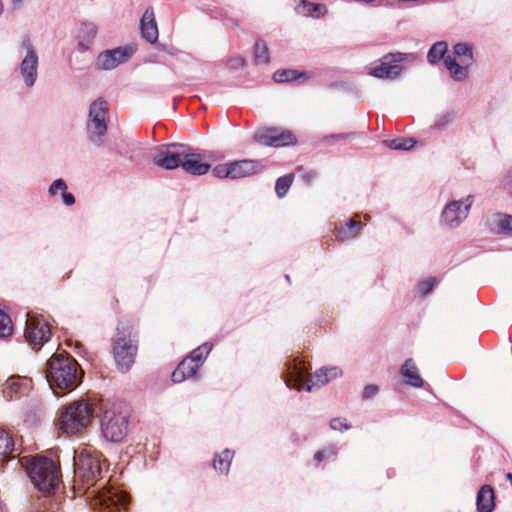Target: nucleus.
I'll return each instance as SVG.
<instances>
[{
	"instance_id": "f3484780",
	"label": "nucleus",
	"mask_w": 512,
	"mask_h": 512,
	"mask_svg": "<svg viewBox=\"0 0 512 512\" xmlns=\"http://www.w3.org/2000/svg\"><path fill=\"white\" fill-rule=\"evenodd\" d=\"M188 156L183 159L182 169L191 175H204L208 173L211 165L202 161V156L192 153L191 148L187 146Z\"/></svg>"
},
{
	"instance_id": "2f4dec72",
	"label": "nucleus",
	"mask_w": 512,
	"mask_h": 512,
	"mask_svg": "<svg viewBox=\"0 0 512 512\" xmlns=\"http://www.w3.org/2000/svg\"><path fill=\"white\" fill-rule=\"evenodd\" d=\"M211 350L212 345L209 343H204L198 348L194 349L188 357L193 359V362L197 363L200 367Z\"/></svg>"
},
{
	"instance_id": "f704fd0d",
	"label": "nucleus",
	"mask_w": 512,
	"mask_h": 512,
	"mask_svg": "<svg viewBox=\"0 0 512 512\" xmlns=\"http://www.w3.org/2000/svg\"><path fill=\"white\" fill-rule=\"evenodd\" d=\"M13 324L9 315L0 310V338H7L12 335Z\"/></svg>"
},
{
	"instance_id": "393cba45",
	"label": "nucleus",
	"mask_w": 512,
	"mask_h": 512,
	"mask_svg": "<svg viewBox=\"0 0 512 512\" xmlns=\"http://www.w3.org/2000/svg\"><path fill=\"white\" fill-rule=\"evenodd\" d=\"M448 55L457 58L460 62L472 66L475 62L473 57L472 46L467 43H458L454 45L453 51Z\"/></svg>"
},
{
	"instance_id": "bb28decb",
	"label": "nucleus",
	"mask_w": 512,
	"mask_h": 512,
	"mask_svg": "<svg viewBox=\"0 0 512 512\" xmlns=\"http://www.w3.org/2000/svg\"><path fill=\"white\" fill-rule=\"evenodd\" d=\"M360 229H361L360 222L351 219V220L347 221L344 226H341L337 230V239H339L341 241H347V240L354 239L357 236Z\"/></svg>"
},
{
	"instance_id": "aec40b11",
	"label": "nucleus",
	"mask_w": 512,
	"mask_h": 512,
	"mask_svg": "<svg viewBox=\"0 0 512 512\" xmlns=\"http://www.w3.org/2000/svg\"><path fill=\"white\" fill-rule=\"evenodd\" d=\"M199 368L200 367L198 366V364L193 362V359L186 357L172 372V381L175 383H180L185 379L194 376Z\"/></svg>"
},
{
	"instance_id": "603ef678",
	"label": "nucleus",
	"mask_w": 512,
	"mask_h": 512,
	"mask_svg": "<svg viewBox=\"0 0 512 512\" xmlns=\"http://www.w3.org/2000/svg\"><path fill=\"white\" fill-rule=\"evenodd\" d=\"M507 177H508L509 181L512 182V170L508 173Z\"/></svg>"
},
{
	"instance_id": "ddd939ff",
	"label": "nucleus",
	"mask_w": 512,
	"mask_h": 512,
	"mask_svg": "<svg viewBox=\"0 0 512 512\" xmlns=\"http://www.w3.org/2000/svg\"><path fill=\"white\" fill-rule=\"evenodd\" d=\"M135 52L132 46L118 47L101 53L97 58V67L103 70H111L119 64L127 61Z\"/></svg>"
},
{
	"instance_id": "e433bc0d",
	"label": "nucleus",
	"mask_w": 512,
	"mask_h": 512,
	"mask_svg": "<svg viewBox=\"0 0 512 512\" xmlns=\"http://www.w3.org/2000/svg\"><path fill=\"white\" fill-rule=\"evenodd\" d=\"M212 173L215 177L220 179H231L230 162L216 165L213 168Z\"/></svg>"
},
{
	"instance_id": "dca6fc26",
	"label": "nucleus",
	"mask_w": 512,
	"mask_h": 512,
	"mask_svg": "<svg viewBox=\"0 0 512 512\" xmlns=\"http://www.w3.org/2000/svg\"><path fill=\"white\" fill-rule=\"evenodd\" d=\"M31 389V381L20 376L8 378L3 384V396L8 401L17 400L25 395Z\"/></svg>"
},
{
	"instance_id": "a19ab883",
	"label": "nucleus",
	"mask_w": 512,
	"mask_h": 512,
	"mask_svg": "<svg viewBox=\"0 0 512 512\" xmlns=\"http://www.w3.org/2000/svg\"><path fill=\"white\" fill-rule=\"evenodd\" d=\"M330 427L333 430H348L350 428V425L347 423V420L345 418H334L330 421Z\"/></svg>"
},
{
	"instance_id": "cd10ccee",
	"label": "nucleus",
	"mask_w": 512,
	"mask_h": 512,
	"mask_svg": "<svg viewBox=\"0 0 512 512\" xmlns=\"http://www.w3.org/2000/svg\"><path fill=\"white\" fill-rule=\"evenodd\" d=\"M233 452L226 449L221 454L217 455L214 459L213 466L221 474H226L229 471Z\"/></svg>"
},
{
	"instance_id": "49530a36",
	"label": "nucleus",
	"mask_w": 512,
	"mask_h": 512,
	"mask_svg": "<svg viewBox=\"0 0 512 512\" xmlns=\"http://www.w3.org/2000/svg\"><path fill=\"white\" fill-rule=\"evenodd\" d=\"M62 199L65 205L67 206H71L75 203V197L71 193H68L66 191L62 193Z\"/></svg>"
},
{
	"instance_id": "37998d69",
	"label": "nucleus",
	"mask_w": 512,
	"mask_h": 512,
	"mask_svg": "<svg viewBox=\"0 0 512 512\" xmlns=\"http://www.w3.org/2000/svg\"><path fill=\"white\" fill-rule=\"evenodd\" d=\"M325 370L327 372L328 378H330V381L333 379H336L342 375L341 369L336 366L325 368Z\"/></svg>"
},
{
	"instance_id": "4468645a",
	"label": "nucleus",
	"mask_w": 512,
	"mask_h": 512,
	"mask_svg": "<svg viewBox=\"0 0 512 512\" xmlns=\"http://www.w3.org/2000/svg\"><path fill=\"white\" fill-rule=\"evenodd\" d=\"M255 139L261 144L273 147L286 146L296 142V138L291 132L277 128L260 130L255 134Z\"/></svg>"
},
{
	"instance_id": "ea45409f",
	"label": "nucleus",
	"mask_w": 512,
	"mask_h": 512,
	"mask_svg": "<svg viewBox=\"0 0 512 512\" xmlns=\"http://www.w3.org/2000/svg\"><path fill=\"white\" fill-rule=\"evenodd\" d=\"M336 454H337L336 448L333 446H330V447L323 449L322 451H318L315 454L314 459H315V461L320 462L323 459L333 457Z\"/></svg>"
},
{
	"instance_id": "6e6552de",
	"label": "nucleus",
	"mask_w": 512,
	"mask_h": 512,
	"mask_svg": "<svg viewBox=\"0 0 512 512\" xmlns=\"http://www.w3.org/2000/svg\"><path fill=\"white\" fill-rule=\"evenodd\" d=\"M187 146L180 143H171L157 148L153 163L166 170L182 166L183 159L187 157Z\"/></svg>"
},
{
	"instance_id": "6ab92c4d",
	"label": "nucleus",
	"mask_w": 512,
	"mask_h": 512,
	"mask_svg": "<svg viewBox=\"0 0 512 512\" xmlns=\"http://www.w3.org/2000/svg\"><path fill=\"white\" fill-rule=\"evenodd\" d=\"M444 66L448 70L450 77L457 82L464 81L468 78L469 69L471 67L450 55L444 58Z\"/></svg>"
},
{
	"instance_id": "b1692460",
	"label": "nucleus",
	"mask_w": 512,
	"mask_h": 512,
	"mask_svg": "<svg viewBox=\"0 0 512 512\" xmlns=\"http://www.w3.org/2000/svg\"><path fill=\"white\" fill-rule=\"evenodd\" d=\"M102 501L107 507H115L117 509L125 508L129 503V496L123 491H109L103 495Z\"/></svg>"
},
{
	"instance_id": "5fc2aeb1",
	"label": "nucleus",
	"mask_w": 512,
	"mask_h": 512,
	"mask_svg": "<svg viewBox=\"0 0 512 512\" xmlns=\"http://www.w3.org/2000/svg\"><path fill=\"white\" fill-rule=\"evenodd\" d=\"M14 2L20 3L22 2V0H14Z\"/></svg>"
},
{
	"instance_id": "9d476101",
	"label": "nucleus",
	"mask_w": 512,
	"mask_h": 512,
	"mask_svg": "<svg viewBox=\"0 0 512 512\" xmlns=\"http://www.w3.org/2000/svg\"><path fill=\"white\" fill-rule=\"evenodd\" d=\"M473 201L474 196L468 195L463 200H454L448 203L441 214L442 223L449 228L459 226L467 218Z\"/></svg>"
},
{
	"instance_id": "8fccbe9b",
	"label": "nucleus",
	"mask_w": 512,
	"mask_h": 512,
	"mask_svg": "<svg viewBox=\"0 0 512 512\" xmlns=\"http://www.w3.org/2000/svg\"><path fill=\"white\" fill-rule=\"evenodd\" d=\"M74 345H75V349L77 350V352H78L79 354H81L82 352H84V347H83V345H82L80 342H78V341H74Z\"/></svg>"
},
{
	"instance_id": "f8f14e48",
	"label": "nucleus",
	"mask_w": 512,
	"mask_h": 512,
	"mask_svg": "<svg viewBox=\"0 0 512 512\" xmlns=\"http://www.w3.org/2000/svg\"><path fill=\"white\" fill-rule=\"evenodd\" d=\"M21 48L25 56L19 66L20 75L25 85L32 87L37 79L38 56L28 40L22 42Z\"/></svg>"
},
{
	"instance_id": "f03ea898",
	"label": "nucleus",
	"mask_w": 512,
	"mask_h": 512,
	"mask_svg": "<svg viewBox=\"0 0 512 512\" xmlns=\"http://www.w3.org/2000/svg\"><path fill=\"white\" fill-rule=\"evenodd\" d=\"M94 412V404L89 399L74 401L62 410L58 422L59 429L69 435L77 434L88 427Z\"/></svg>"
},
{
	"instance_id": "0eeeda50",
	"label": "nucleus",
	"mask_w": 512,
	"mask_h": 512,
	"mask_svg": "<svg viewBox=\"0 0 512 512\" xmlns=\"http://www.w3.org/2000/svg\"><path fill=\"white\" fill-rule=\"evenodd\" d=\"M78 474L86 481L96 480L102 473L101 454L90 448L82 449L74 458Z\"/></svg>"
},
{
	"instance_id": "c756f323",
	"label": "nucleus",
	"mask_w": 512,
	"mask_h": 512,
	"mask_svg": "<svg viewBox=\"0 0 512 512\" xmlns=\"http://www.w3.org/2000/svg\"><path fill=\"white\" fill-rule=\"evenodd\" d=\"M447 52V44L445 42L435 43L428 51L427 60L431 64H435L442 58H445Z\"/></svg>"
},
{
	"instance_id": "7ed1b4c3",
	"label": "nucleus",
	"mask_w": 512,
	"mask_h": 512,
	"mask_svg": "<svg viewBox=\"0 0 512 512\" xmlns=\"http://www.w3.org/2000/svg\"><path fill=\"white\" fill-rule=\"evenodd\" d=\"M285 366L284 381L289 388L310 392L313 387H321L330 381L325 368L317 370L312 377L307 378L310 367L299 358L288 360Z\"/></svg>"
},
{
	"instance_id": "79ce46f5",
	"label": "nucleus",
	"mask_w": 512,
	"mask_h": 512,
	"mask_svg": "<svg viewBox=\"0 0 512 512\" xmlns=\"http://www.w3.org/2000/svg\"><path fill=\"white\" fill-rule=\"evenodd\" d=\"M67 185L63 179L55 180L49 187V194L54 195L57 190H61L62 192L66 191Z\"/></svg>"
},
{
	"instance_id": "5701e85b",
	"label": "nucleus",
	"mask_w": 512,
	"mask_h": 512,
	"mask_svg": "<svg viewBox=\"0 0 512 512\" xmlns=\"http://www.w3.org/2000/svg\"><path fill=\"white\" fill-rule=\"evenodd\" d=\"M296 13L312 18H319L326 13V8L322 4H316L309 2L307 0H300V2L295 7Z\"/></svg>"
},
{
	"instance_id": "09e8293b",
	"label": "nucleus",
	"mask_w": 512,
	"mask_h": 512,
	"mask_svg": "<svg viewBox=\"0 0 512 512\" xmlns=\"http://www.w3.org/2000/svg\"><path fill=\"white\" fill-rule=\"evenodd\" d=\"M83 29L85 30L84 32H94L96 28L92 23H85Z\"/></svg>"
},
{
	"instance_id": "72a5a7b5",
	"label": "nucleus",
	"mask_w": 512,
	"mask_h": 512,
	"mask_svg": "<svg viewBox=\"0 0 512 512\" xmlns=\"http://www.w3.org/2000/svg\"><path fill=\"white\" fill-rule=\"evenodd\" d=\"M301 76L297 70L293 69H285L278 70L273 74V80L277 83H285L292 80H295Z\"/></svg>"
},
{
	"instance_id": "4be33fe9",
	"label": "nucleus",
	"mask_w": 512,
	"mask_h": 512,
	"mask_svg": "<svg viewBox=\"0 0 512 512\" xmlns=\"http://www.w3.org/2000/svg\"><path fill=\"white\" fill-rule=\"evenodd\" d=\"M477 510L478 512H492L495 506L494 503V491L491 486L484 485L480 488L477 499Z\"/></svg>"
},
{
	"instance_id": "423d86ee",
	"label": "nucleus",
	"mask_w": 512,
	"mask_h": 512,
	"mask_svg": "<svg viewBox=\"0 0 512 512\" xmlns=\"http://www.w3.org/2000/svg\"><path fill=\"white\" fill-rule=\"evenodd\" d=\"M109 106L103 99H97L91 103L89 109V119L87 130L89 139L97 144H101V138L107 132Z\"/></svg>"
},
{
	"instance_id": "a878e982",
	"label": "nucleus",
	"mask_w": 512,
	"mask_h": 512,
	"mask_svg": "<svg viewBox=\"0 0 512 512\" xmlns=\"http://www.w3.org/2000/svg\"><path fill=\"white\" fill-rule=\"evenodd\" d=\"M15 450V444L12 436L0 428V463L5 462Z\"/></svg>"
},
{
	"instance_id": "58836bf2",
	"label": "nucleus",
	"mask_w": 512,
	"mask_h": 512,
	"mask_svg": "<svg viewBox=\"0 0 512 512\" xmlns=\"http://www.w3.org/2000/svg\"><path fill=\"white\" fill-rule=\"evenodd\" d=\"M435 285V278H428L418 283V290L421 294L425 295L431 292Z\"/></svg>"
},
{
	"instance_id": "473e14b6",
	"label": "nucleus",
	"mask_w": 512,
	"mask_h": 512,
	"mask_svg": "<svg viewBox=\"0 0 512 512\" xmlns=\"http://www.w3.org/2000/svg\"><path fill=\"white\" fill-rule=\"evenodd\" d=\"M497 230L499 233H503L512 236V216L507 214L498 215L496 218Z\"/></svg>"
},
{
	"instance_id": "1a4fd4ad",
	"label": "nucleus",
	"mask_w": 512,
	"mask_h": 512,
	"mask_svg": "<svg viewBox=\"0 0 512 512\" xmlns=\"http://www.w3.org/2000/svg\"><path fill=\"white\" fill-rule=\"evenodd\" d=\"M137 353V345L133 339L124 334L117 336L113 342V354L117 368L127 372L134 363Z\"/></svg>"
},
{
	"instance_id": "2eb2a0df",
	"label": "nucleus",
	"mask_w": 512,
	"mask_h": 512,
	"mask_svg": "<svg viewBox=\"0 0 512 512\" xmlns=\"http://www.w3.org/2000/svg\"><path fill=\"white\" fill-rule=\"evenodd\" d=\"M401 54L397 55H386L380 64L371 68L369 75L379 79H395L402 72V67L397 64H391V62L401 61Z\"/></svg>"
},
{
	"instance_id": "c9c22d12",
	"label": "nucleus",
	"mask_w": 512,
	"mask_h": 512,
	"mask_svg": "<svg viewBox=\"0 0 512 512\" xmlns=\"http://www.w3.org/2000/svg\"><path fill=\"white\" fill-rule=\"evenodd\" d=\"M293 182V175H285L277 179L275 185V191L278 197L282 198L288 192L291 184Z\"/></svg>"
},
{
	"instance_id": "864d4df0",
	"label": "nucleus",
	"mask_w": 512,
	"mask_h": 512,
	"mask_svg": "<svg viewBox=\"0 0 512 512\" xmlns=\"http://www.w3.org/2000/svg\"><path fill=\"white\" fill-rule=\"evenodd\" d=\"M37 413H38V416H39V417H40V416H42V414H43L42 409H41V408H39V409L37 410Z\"/></svg>"
},
{
	"instance_id": "7c9ffc66",
	"label": "nucleus",
	"mask_w": 512,
	"mask_h": 512,
	"mask_svg": "<svg viewBox=\"0 0 512 512\" xmlns=\"http://www.w3.org/2000/svg\"><path fill=\"white\" fill-rule=\"evenodd\" d=\"M140 28L141 32H158L157 23L152 9H146L144 12L140 21Z\"/></svg>"
},
{
	"instance_id": "412c9836",
	"label": "nucleus",
	"mask_w": 512,
	"mask_h": 512,
	"mask_svg": "<svg viewBox=\"0 0 512 512\" xmlns=\"http://www.w3.org/2000/svg\"><path fill=\"white\" fill-rule=\"evenodd\" d=\"M401 375L410 386L420 388L423 386V379L419 375L417 366L412 359H407L400 369Z\"/></svg>"
},
{
	"instance_id": "f257e3e1",
	"label": "nucleus",
	"mask_w": 512,
	"mask_h": 512,
	"mask_svg": "<svg viewBox=\"0 0 512 512\" xmlns=\"http://www.w3.org/2000/svg\"><path fill=\"white\" fill-rule=\"evenodd\" d=\"M47 365L46 378L52 389L73 390L79 385L78 363L70 356L53 355Z\"/></svg>"
},
{
	"instance_id": "a211bd4d",
	"label": "nucleus",
	"mask_w": 512,
	"mask_h": 512,
	"mask_svg": "<svg viewBox=\"0 0 512 512\" xmlns=\"http://www.w3.org/2000/svg\"><path fill=\"white\" fill-rule=\"evenodd\" d=\"M259 161L239 160L230 162L231 179H239L251 176L262 169Z\"/></svg>"
},
{
	"instance_id": "3c124183",
	"label": "nucleus",
	"mask_w": 512,
	"mask_h": 512,
	"mask_svg": "<svg viewBox=\"0 0 512 512\" xmlns=\"http://www.w3.org/2000/svg\"><path fill=\"white\" fill-rule=\"evenodd\" d=\"M506 478L510 481V483L512 485V473H507Z\"/></svg>"
},
{
	"instance_id": "9b49d317",
	"label": "nucleus",
	"mask_w": 512,
	"mask_h": 512,
	"mask_svg": "<svg viewBox=\"0 0 512 512\" xmlns=\"http://www.w3.org/2000/svg\"><path fill=\"white\" fill-rule=\"evenodd\" d=\"M51 337V328L43 316L27 315L25 338L33 346H42Z\"/></svg>"
},
{
	"instance_id": "de8ad7c7",
	"label": "nucleus",
	"mask_w": 512,
	"mask_h": 512,
	"mask_svg": "<svg viewBox=\"0 0 512 512\" xmlns=\"http://www.w3.org/2000/svg\"><path fill=\"white\" fill-rule=\"evenodd\" d=\"M159 34H142L145 40L151 44L156 43Z\"/></svg>"
},
{
	"instance_id": "4c0bfd02",
	"label": "nucleus",
	"mask_w": 512,
	"mask_h": 512,
	"mask_svg": "<svg viewBox=\"0 0 512 512\" xmlns=\"http://www.w3.org/2000/svg\"><path fill=\"white\" fill-rule=\"evenodd\" d=\"M414 144L413 139H395L390 142V147L394 150H409Z\"/></svg>"
},
{
	"instance_id": "a18cd8bd",
	"label": "nucleus",
	"mask_w": 512,
	"mask_h": 512,
	"mask_svg": "<svg viewBox=\"0 0 512 512\" xmlns=\"http://www.w3.org/2000/svg\"><path fill=\"white\" fill-rule=\"evenodd\" d=\"M245 60L241 57H234L228 60V66L233 69L243 67Z\"/></svg>"
},
{
	"instance_id": "c03bdc74",
	"label": "nucleus",
	"mask_w": 512,
	"mask_h": 512,
	"mask_svg": "<svg viewBox=\"0 0 512 512\" xmlns=\"http://www.w3.org/2000/svg\"><path fill=\"white\" fill-rule=\"evenodd\" d=\"M378 393V387L375 385H367L363 391V398L368 399Z\"/></svg>"
},
{
	"instance_id": "c85d7f7f",
	"label": "nucleus",
	"mask_w": 512,
	"mask_h": 512,
	"mask_svg": "<svg viewBox=\"0 0 512 512\" xmlns=\"http://www.w3.org/2000/svg\"><path fill=\"white\" fill-rule=\"evenodd\" d=\"M254 57L257 64H268L270 61L269 48L267 43L261 39L257 40L254 45Z\"/></svg>"
},
{
	"instance_id": "20e7f679",
	"label": "nucleus",
	"mask_w": 512,
	"mask_h": 512,
	"mask_svg": "<svg viewBox=\"0 0 512 512\" xmlns=\"http://www.w3.org/2000/svg\"><path fill=\"white\" fill-rule=\"evenodd\" d=\"M27 472L35 487L44 493H51L59 483V467L50 458L34 457L27 467Z\"/></svg>"
},
{
	"instance_id": "39448f33",
	"label": "nucleus",
	"mask_w": 512,
	"mask_h": 512,
	"mask_svg": "<svg viewBox=\"0 0 512 512\" xmlns=\"http://www.w3.org/2000/svg\"><path fill=\"white\" fill-rule=\"evenodd\" d=\"M101 431L110 442L122 441L128 433V414L119 405L107 407L101 418Z\"/></svg>"
}]
</instances>
